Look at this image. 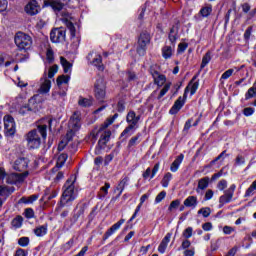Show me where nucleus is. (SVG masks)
<instances>
[{
  "label": "nucleus",
  "mask_w": 256,
  "mask_h": 256,
  "mask_svg": "<svg viewBox=\"0 0 256 256\" xmlns=\"http://www.w3.org/2000/svg\"><path fill=\"white\" fill-rule=\"evenodd\" d=\"M182 237H184V239H191V237H193V227L186 228L182 233Z\"/></svg>",
  "instance_id": "37998d69"
},
{
  "label": "nucleus",
  "mask_w": 256,
  "mask_h": 256,
  "mask_svg": "<svg viewBox=\"0 0 256 256\" xmlns=\"http://www.w3.org/2000/svg\"><path fill=\"white\" fill-rule=\"evenodd\" d=\"M181 205L180 200H174L170 203V206L168 208V211H173V209H177Z\"/></svg>",
  "instance_id": "864d4df0"
},
{
  "label": "nucleus",
  "mask_w": 256,
  "mask_h": 256,
  "mask_svg": "<svg viewBox=\"0 0 256 256\" xmlns=\"http://www.w3.org/2000/svg\"><path fill=\"white\" fill-rule=\"evenodd\" d=\"M29 172L24 173H12L7 176L6 183L10 185H17V183H23L27 179Z\"/></svg>",
  "instance_id": "ddd939ff"
},
{
  "label": "nucleus",
  "mask_w": 256,
  "mask_h": 256,
  "mask_svg": "<svg viewBox=\"0 0 256 256\" xmlns=\"http://www.w3.org/2000/svg\"><path fill=\"white\" fill-rule=\"evenodd\" d=\"M119 117L118 114H114L111 118H108L103 124H102V129H107L110 125H113L115 122V119Z\"/></svg>",
  "instance_id": "ea45409f"
},
{
  "label": "nucleus",
  "mask_w": 256,
  "mask_h": 256,
  "mask_svg": "<svg viewBox=\"0 0 256 256\" xmlns=\"http://www.w3.org/2000/svg\"><path fill=\"white\" fill-rule=\"evenodd\" d=\"M233 73H235V69H228L222 74L221 79L227 80L231 75H233Z\"/></svg>",
  "instance_id": "603ef678"
},
{
  "label": "nucleus",
  "mask_w": 256,
  "mask_h": 256,
  "mask_svg": "<svg viewBox=\"0 0 256 256\" xmlns=\"http://www.w3.org/2000/svg\"><path fill=\"white\" fill-rule=\"evenodd\" d=\"M198 214L207 218L209 217V215H211V208L209 207L202 208L198 211Z\"/></svg>",
  "instance_id": "de8ad7c7"
},
{
  "label": "nucleus",
  "mask_w": 256,
  "mask_h": 256,
  "mask_svg": "<svg viewBox=\"0 0 256 256\" xmlns=\"http://www.w3.org/2000/svg\"><path fill=\"white\" fill-rule=\"evenodd\" d=\"M184 256H195V249L194 248L186 249L184 251Z\"/></svg>",
  "instance_id": "774afa93"
},
{
  "label": "nucleus",
  "mask_w": 256,
  "mask_h": 256,
  "mask_svg": "<svg viewBox=\"0 0 256 256\" xmlns=\"http://www.w3.org/2000/svg\"><path fill=\"white\" fill-rule=\"evenodd\" d=\"M23 225V217L17 216L12 220V226L15 227V229H19Z\"/></svg>",
  "instance_id": "a19ab883"
},
{
  "label": "nucleus",
  "mask_w": 256,
  "mask_h": 256,
  "mask_svg": "<svg viewBox=\"0 0 256 256\" xmlns=\"http://www.w3.org/2000/svg\"><path fill=\"white\" fill-rule=\"evenodd\" d=\"M14 41L20 51H27L28 49H31V45H33V39L31 36L24 32L16 33Z\"/></svg>",
  "instance_id": "423d86ee"
},
{
  "label": "nucleus",
  "mask_w": 256,
  "mask_h": 256,
  "mask_svg": "<svg viewBox=\"0 0 256 256\" xmlns=\"http://www.w3.org/2000/svg\"><path fill=\"white\" fill-rule=\"evenodd\" d=\"M9 2L7 0H0V12L7 11Z\"/></svg>",
  "instance_id": "680f3d73"
},
{
  "label": "nucleus",
  "mask_w": 256,
  "mask_h": 256,
  "mask_svg": "<svg viewBox=\"0 0 256 256\" xmlns=\"http://www.w3.org/2000/svg\"><path fill=\"white\" fill-rule=\"evenodd\" d=\"M177 39H179V36L177 35V30L175 28H172L169 34V41L172 43V45H175Z\"/></svg>",
  "instance_id": "4c0bfd02"
},
{
  "label": "nucleus",
  "mask_w": 256,
  "mask_h": 256,
  "mask_svg": "<svg viewBox=\"0 0 256 256\" xmlns=\"http://www.w3.org/2000/svg\"><path fill=\"white\" fill-rule=\"evenodd\" d=\"M67 158H68L67 154L65 153L60 154L56 162V167L52 169V172L57 171V169H61V167L65 165Z\"/></svg>",
  "instance_id": "a878e982"
},
{
  "label": "nucleus",
  "mask_w": 256,
  "mask_h": 256,
  "mask_svg": "<svg viewBox=\"0 0 256 256\" xmlns=\"http://www.w3.org/2000/svg\"><path fill=\"white\" fill-rule=\"evenodd\" d=\"M100 136V139L98 141V146L100 149H105V145L109 143V139H111V132L107 128H103V124L99 127V129H95L91 133V137L94 139V141H97V137Z\"/></svg>",
  "instance_id": "39448f33"
},
{
  "label": "nucleus",
  "mask_w": 256,
  "mask_h": 256,
  "mask_svg": "<svg viewBox=\"0 0 256 256\" xmlns=\"http://www.w3.org/2000/svg\"><path fill=\"white\" fill-rule=\"evenodd\" d=\"M165 197H167V192L165 191L160 192L155 198V203L156 204L161 203V201H163Z\"/></svg>",
  "instance_id": "3c124183"
},
{
  "label": "nucleus",
  "mask_w": 256,
  "mask_h": 256,
  "mask_svg": "<svg viewBox=\"0 0 256 256\" xmlns=\"http://www.w3.org/2000/svg\"><path fill=\"white\" fill-rule=\"evenodd\" d=\"M49 191H51V190H46V192H45V195H48V199H55V197H57V195H59V191H57V190H52L51 195H49Z\"/></svg>",
  "instance_id": "e2e57ef3"
},
{
  "label": "nucleus",
  "mask_w": 256,
  "mask_h": 256,
  "mask_svg": "<svg viewBox=\"0 0 256 256\" xmlns=\"http://www.w3.org/2000/svg\"><path fill=\"white\" fill-rule=\"evenodd\" d=\"M213 11V8L211 6H205L202 9H200L199 14L202 17H209Z\"/></svg>",
  "instance_id": "58836bf2"
},
{
  "label": "nucleus",
  "mask_w": 256,
  "mask_h": 256,
  "mask_svg": "<svg viewBox=\"0 0 256 256\" xmlns=\"http://www.w3.org/2000/svg\"><path fill=\"white\" fill-rule=\"evenodd\" d=\"M62 21L64 25H66V27L69 29L70 35H71V41L75 49H77L79 47V43H81V38L76 36L77 30L75 29V25H74L75 18H73L69 14H64Z\"/></svg>",
  "instance_id": "20e7f679"
},
{
  "label": "nucleus",
  "mask_w": 256,
  "mask_h": 256,
  "mask_svg": "<svg viewBox=\"0 0 256 256\" xmlns=\"http://www.w3.org/2000/svg\"><path fill=\"white\" fill-rule=\"evenodd\" d=\"M39 96H34L32 97L29 102L28 105H24L22 107H20L18 113L19 115H29V113H35L36 111H39V108H37V98Z\"/></svg>",
  "instance_id": "9b49d317"
},
{
  "label": "nucleus",
  "mask_w": 256,
  "mask_h": 256,
  "mask_svg": "<svg viewBox=\"0 0 256 256\" xmlns=\"http://www.w3.org/2000/svg\"><path fill=\"white\" fill-rule=\"evenodd\" d=\"M78 105L80 107H91L93 105V98H83L80 97L78 100Z\"/></svg>",
  "instance_id": "7c9ffc66"
},
{
  "label": "nucleus",
  "mask_w": 256,
  "mask_h": 256,
  "mask_svg": "<svg viewBox=\"0 0 256 256\" xmlns=\"http://www.w3.org/2000/svg\"><path fill=\"white\" fill-rule=\"evenodd\" d=\"M207 187H209V177H204L198 181L197 191H199V189L204 191V189H207Z\"/></svg>",
  "instance_id": "72a5a7b5"
},
{
  "label": "nucleus",
  "mask_w": 256,
  "mask_h": 256,
  "mask_svg": "<svg viewBox=\"0 0 256 256\" xmlns=\"http://www.w3.org/2000/svg\"><path fill=\"white\" fill-rule=\"evenodd\" d=\"M253 33V27H248L244 33L245 41H249L251 39V34Z\"/></svg>",
  "instance_id": "13d9d810"
},
{
  "label": "nucleus",
  "mask_w": 256,
  "mask_h": 256,
  "mask_svg": "<svg viewBox=\"0 0 256 256\" xmlns=\"http://www.w3.org/2000/svg\"><path fill=\"white\" fill-rule=\"evenodd\" d=\"M17 131L15 119L11 115L4 116V133L6 137H13Z\"/></svg>",
  "instance_id": "9d476101"
},
{
  "label": "nucleus",
  "mask_w": 256,
  "mask_h": 256,
  "mask_svg": "<svg viewBox=\"0 0 256 256\" xmlns=\"http://www.w3.org/2000/svg\"><path fill=\"white\" fill-rule=\"evenodd\" d=\"M24 215L26 219H33V217H35V212L33 211V209L28 208L25 210Z\"/></svg>",
  "instance_id": "6e6d98bb"
},
{
  "label": "nucleus",
  "mask_w": 256,
  "mask_h": 256,
  "mask_svg": "<svg viewBox=\"0 0 256 256\" xmlns=\"http://www.w3.org/2000/svg\"><path fill=\"white\" fill-rule=\"evenodd\" d=\"M71 81V76L70 75H61L57 78L56 83L58 87H61V85H67Z\"/></svg>",
  "instance_id": "473e14b6"
},
{
  "label": "nucleus",
  "mask_w": 256,
  "mask_h": 256,
  "mask_svg": "<svg viewBox=\"0 0 256 256\" xmlns=\"http://www.w3.org/2000/svg\"><path fill=\"white\" fill-rule=\"evenodd\" d=\"M41 95H47L51 91V81L47 78V72H44L43 77L40 79V87L38 89Z\"/></svg>",
  "instance_id": "4468645a"
},
{
  "label": "nucleus",
  "mask_w": 256,
  "mask_h": 256,
  "mask_svg": "<svg viewBox=\"0 0 256 256\" xmlns=\"http://www.w3.org/2000/svg\"><path fill=\"white\" fill-rule=\"evenodd\" d=\"M255 191H256V189L251 184L249 186V188L246 190V192L244 194V197H253V195H255Z\"/></svg>",
  "instance_id": "8fccbe9b"
},
{
  "label": "nucleus",
  "mask_w": 256,
  "mask_h": 256,
  "mask_svg": "<svg viewBox=\"0 0 256 256\" xmlns=\"http://www.w3.org/2000/svg\"><path fill=\"white\" fill-rule=\"evenodd\" d=\"M29 166V159L27 158H18L14 162V169L15 171H25L27 167Z\"/></svg>",
  "instance_id": "6ab92c4d"
},
{
  "label": "nucleus",
  "mask_w": 256,
  "mask_h": 256,
  "mask_svg": "<svg viewBox=\"0 0 256 256\" xmlns=\"http://www.w3.org/2000/svg\"><path fill=\"white\" fill-rule=\"evenodd\" d=\"M210 61H211V53L207 52L202 58L201 69H204V67H207Z\"/></svg>",
  "instance_id": "79ce46f5"
},
{
  "label": "nucleus",
  "mask_w": 256,
  "mask_h": 256,
  "mask_svg": "<svg viewBox=\"0 0 256 256\" xmlns=\"http://www.w3.org/2000/svg\"><path fill=\"white\" fill-rule=\"evenodd\" d=\"M37 199H39L38 195H32L30 197H23L21 198V203H25L26 205H29L31 203H35V201H37Z\"/></svg>",
  "instance_id": "c9c22d12"
},
{
  "label": "nucleus",
  "mask_w": 256,
  "mask_h": 256,
  "mask_svg": "<svg viewBox=\"0 0 256 256\" xmlns=\"http://www.w3.org/2000/svg\"><path fill=\"white\" fill-rule=\"evenodd\" d=\"M187 47H189V44L186 43V42H181L179 45H178V49H177V53L179 55H181L182 53H185V51H187Z\"/></svg>",
  "instance_id": "49530a36"
},
{
  "label": "nucleus",
  "mask_w": 256,
  "mask_h": 256,
  "mask_svg": "<svg viewBox=\"0 0 256 256\" xmlns=\"http://www.w3.org/2000/svg\"><path fill=\"white\" fill-rule=\"evenodd\" d=\"M187 101V97H185V94L183 95V97H179L174 105L172 106V108L170 109L169 113L170 115H176V113H179V111H181V109H183V105H185Z\"/></svg>",
  "instance_id": "f3484780"
},
{
  "label": "nucleus",
  "mask_w": 256,
  "mask_h": 256,
  "mask_svg": "<svg viewBox=\"0 0 256 256\" xmlns=\"http://www.w3.org/2000/svg\"><path fill=\"white\" fill-rule=\"evenodd\" d=\"M149 43H151V35L147 32L141 33L138 38L137 53L139 55H145V51H147V45H149Z\"/></svg>",
  "instance_id": "1a4fd4ad"
},
{
  "label": "nucleus",
  "mask_w": 256,
  "mask_h": 256,
  "mask_svg": "<svg viewBox=\"0 0 256 256\" xmlns=\"http://www.w3.org/2000/svg\"><path fill=\"white\" fill-rule=\"evenodd\" d=\"M253 97H256V80L253 83L252 87H250L248 91L245 93L246 101H249V99H253Z\"/></svg>",
  "instance_id": "c85d7f7f"
},
{
  "label": "nucleus",
  "mask_w": 256,
  "mask_h": 256,
  "mask_svg": "<svg viewBox=\"0 0 256 256\" xmlns=\"http://www.w3.org/2000/svg\"><path fill=\"white\" fill-rule=\"evenodd\" d=\"M117 111L120 113H123L125 111V102L123 100H120L117 104Z\"/></svg>",
  "instance_id": "338daca9"
},
{
  "label": "nucleus",
  "mask_w": 256,
  "mask_h": 256,
  "mask_svg": "<svg viewBox=\"0 0 256 256\" xmlns=\"http://www.w3.org/2000/svg\"><path fill=\"white\" fill-rule=\"evenodd\" d=\"M203 231H212L213 230V224L211 222H206L202 225Z\"/></svg>",
  "instance_id": "0e129e2a"
},
{
  "label": "nucleus",
  "mask_w": 256,
  "mask_h": 256,
  "mask_svg": "<svg viewBox=\"0 0 256 256\" xmlns=\"http://www.w3.org/2000/svg\"><path fill=\"white\" fill-rule=\"evenodd\" d=\"M7 195H9V188L5 186H0V196L5 197Z\"/></svg>",
  "instance_id": "69168bd1"
},
{
  "label": "nucleus",
  "mask_w": 256,
  "mask_h": 256,
  "mask_svg": "<svg viewBox=\"0 0 256 256\" xmlns=\"http://www.w3.org/2000/svg\"><path fill=\"white\" fill-rule=\"evenodd\" d=\"M173 234L167 233L166 236L162 239L161 243L158 246V251L160 253H165L167 251V247L169 246V243L171 241V237Z\"/></svg>",
  "instance_id": "412c9836"
},
{
  "label": "nucleus",
  "mask_w": 256,
  "mask_h": 256,
  "mask_svg": "<svg viewBox=\"0 0 256 256\" xmlns=\"http://www.w3.org/2000/svg\"><path fill=\"white\" fill-rule=\"evenodd\" d=\"M81 129V112H74L69 121V130L66 134V140H62L58 144V151H63L65 147H67V142L71 141L75 135H77V131Z\"/></svg>",
  "instance_id": "7ed1b4c3"
},
{
  "label": "nucleus",
  "mask_w": 256,
  "mask_h": 256,
  "mask_svg": "<svg viewBox=\"0 0 256 256\" xmlns=\"http://www.w3.org/2000/svg\"><path fill=\"white\" fill-rule=\"evenodd\" d=\"M60 63L64 69V73H71V69L73 68V64L67 61L65 58H60Z\"/></svg>",
  "instance_id": "2f4dec72"
},
{
  "label": "nucleus",
  "mask_w": 256,
  "mask_h": 256,
  "mask_svg": "<svg viewBox=\"0 0 256 256\" xmlns=\"http://www.w3.org/2000/svg\"><path fill=\"white\" fill-rule=\"evenodd\" d=\"M141 137V134H137L136 136L132 137L128 142V147H135L137 143H139V138Z\"/></svg>",
  "instance_id": "c03bdc74"
},
{
  "label": "nucleus",
  "mask_w": 256,
  "mask_h": 256,
  "mask_svg": "<svg viewBox=\"0 0 256 256\" xmlns=\"http://www.w3.org/2000/svg\"><path fill=\"white\" fill-rule=\"evenodd\" d=\"M51 119H43L37 128L30 130L24 135L28 149H39L41 147V140L47 139V128L51 127Z\"/></svg>",
  "instance_id": "f257e3e1"
},
{
  "label": "nucleus",
  "mask_w": 256,
  "mask_h": 256,
  "mask_svg": "<svg viewBox=\"0 0 256 256\" xmlns=\"http://www.w3.org/2000/svg\"><path fill=\"white\" fill-rule=\"evenodd\" d=\"M223 233H224V235H231V233H235V228H233L231 226H224Z\"/></svg>",
  "instance_id": "052dcab7"
},
{
  "label": "nucleus",
  "mask_w": 256,
  "mask_h": 256,
  "mask_svg": "<svg viewBox=\"0 0 256 256\" xmlns=\"http://www.w3.org/2000/svg\"><path fill=\"white\" fill-rule=\"evenodd\" d=\"M18 244L20 245V247H27V245H29V238L27 237H22L19 239Z\"/></svg>",
  "instance_id": "bf43d9fd"
},
{
  "label": "nucleus",
  "mask_w": 256,
  "mask_h": 256,
  "mask_svg": "<svg viewBox=\"0 0 256 256\" xmlns=\"http://www.w3.org/2000/svg\"><path fill=\"white\" fill-rule=\"evenodd\" d=\"M169 89H171V83L165 84L163 89L160 91V94L158 95V99H161L162 97H165V95H167Z\"/></svg>",
  "instance_id": "a18cd8bd"
},
{
  "label": "nucleus",
  "mask_w": 256,
  "mask_h": 256,
  "mask_svg": "<svg viewBox=\"0 0 256 256\" xmlns=\"http://www.w3.org/2000/svg\"><path fill=\"white\" fill-rule=\"evenodd\" d=\"M152 73V77L154 79V82L156 85H158V87H163V85H165V82L167 81V78L165 77V75L160 74L157 71H153Z\"/></svg>",
  "instance_id": "4be33fe9"
},
{
  "label": "nucleus",
  "mask_w": 256,
  "mask_h": 256,
  "mask_svg": "<svg viewBox=\"0 0 256 256\" xmlns=\"http://www.w3.org/2000/svg\"><path fill=\"white\" fill-rule=\"evenodd\" d=\"M46 59L49 63H53V59H54V55H53V50H51V48L47 49L46 52Z\"/></svg>",
  "instance_id": "4d7b16f0"
},
{
  "label": "nucleus",
  "mask_w": 256,
  "mask_h": 256,
  "mask_svg": "<svg viewBox=\"0 0 256 256\" xmlns=\"http://www.w3.org/2000/svg\"><path fill=\"white\" fill-rule=\"evenodd\" d=\"M173 179V174H171L170 172H167L163 179H162V187L167 188L169 187V183L171 182V180Z\"/></svg>",
  "instance_id": "f704fd0d"
},
{
  "label": "nucleus",
  "mask_w": 256,
  "mask_h": 256,
  "mask_svg": "<svg viewBox=\"0 0 256 256\" xmlns=\"http://www.w3.org/2000/svg\"><path fill=\"white\" fill-rule=\"evenodd\" d=\"M94 95L98 101H103L107 95V84L105 79L98 78L94 84Z\"/></svg>",
  "instance_id": "6e6552de"
},
{
  "label": "nucleus",
  "mask_w": 256,
  "mask_h": 256,
  "mask_svg": "<svg viewBox=\"0 0 256 256\" xmlns=\"http://www.w3.org/2000/svg\"><path fill=\"white\" fill-rule=\"evenodd\" d=\"M217 189H219V191H225V189H227V180H220Z\"/></svg>",
  "instance_id": "5fc2aeb1"
},
{
  "label": "nucleus",
  "mask_w": 256,
  "mask_h": 256,
  "mask_svg": "<svg viewBox=\"0 0 256 256\" xmlns=\"http://www.w3.org/2000/svg\"><path fill=\"white\" fill-rule=\"evenodd\" d=\"M255 113V108L253 107H246L243 110V115L245 117H251V115H253Z\"/></svg>",
  "instance_id": "09e8293b"
},
{
  "label": "nucleus",
  "mask_w": 256,
  "mask_h": 256,
  "mask_svg": "<svg viewBox=\"0 0 256 256\" xmlns=\"http://www.w3.org/2000/svg\"><path fill=\"white\" fill-rule=\"evenodd\" d=\"M57 71H59V66L53 65L52 67H50L48 70V74L46 73L47 79H53V77L57 75Z\"/></svg>",
  "instance_id": "e433bc0d"
},
{
  "label": "nucleus",
  "mask_w": 256,
  "mask_h": 256,
  "mask_svg": "<svg viewBox=\"0 0 256 256\" xmlns=\"http://www.w3.org/2000/svg\"><path fill=\"white\" fill-rule=\"evenodd\" d=\"M94 57V58H93ZM88 61H92L90 62L91 65H94V67H97V69H99V71H103V64H102V58H101V54H97L95 52H92L90 54H88L87 56Z\"/></svg>",
  "instance_id": "dca6fc26"
},
{
  "label": "nucleus",
  "mask_w": 256,
  "mask_h": 256,
  "mask_svg": "<svg viewBox=\"0 0 256 256\" xmlns=\"http://www.w3.org/2000/svg\"><path fill=\"white\" fill-rule=\"evenodd\" d=\"M197 196H188L185 200H184V205L185 207H192L193 209H195V207H197Z\"/></svg>",
  "instance_id": "cd10ccee"
},
{
  "label": "nucleus",
  "mask_w": 256,
  "mask_h": 256,
  "mask_svg": "<svg viewBox=\"0 0 256 256\" xmlns=\"http://www.w3.org/2000/svg\"><path fill=\"white\" fill-rule=\"evenodd\" d=\"M66 37L67 31L63 27L54 28L50 32V40L52 41V43H64Z\"/></svg>",
  "instance_id": "f8f14e48"
},
{
  "label": "nucleus",
  "mask_w": 256,
  "mask_h": 256,
  "mask_svg": "<svg viewBox=\"0 0 256 256\" xmlns=\"http://www.w3.org/2000/svg\"><path fill=\"white\" fill-rule=\"evenodd\" d=\"M197 80V76H194L191 81L188 83L187 87L184 90V95L187 97V93H190V96L193 97L195 93H197V89H199V81Z\"/></svg>",
  "instance_id": "2eb2a0df"
},
{
  "label": "nucleus",
  "mask_w": 256,
  "mask_h": 256,
  "mask_svg": "<svg viewBox=\"0 0 256 256\" xmlns=\"http://www.w3.org/2000/svg\"><path fill=\"white\" fill-rule=\"evenodd\" d=\"M25 11L28 15H37L41 11V7L37 3V0H31L25 7Z\"/></svg>",
  "instance_id": "a211bd4d"
},
{
  "label": "nucleus",
  "mask_w": 256,
  "mask_h": 256,
  "mask_svg": "<svg viewBox=\"0 0 256 256\" xmlns=\"http://www.w3.org/2000/svg\"><path fill=\"white\" fill-rule=\"evenodd\" d=\"M141 119V116L135 113V111H130L127 114L126 121L129 123V126L124 129V131L121 133V137H125V135H128V133H131L136 127L137 123H139Z\"/></svg>",
  "instance_id": "0eeeda50"
},
{
  "label": "nucleus",
  "mask_w": 256,
  "mask_h": 256,
  "mask_svg": "<svg viewBox=\"0 0 256 256\" xmlns=\"http://www.w3.org/2000/svg\"><path fill=\"white\" fill-rule=\"evenodd\" d=\"M59 1H53L50 4V7L53 9V11H55L56 13L61 11L63 9V7H65L66 3H69V0H60Z\"/></svg>",
  "instance_id": "b1692460"
},
{
  "label": "nucleus",
  "mask_w": 256,
  "mask_h": 256,
  "mask_svg": "<svg viewBox=\"0 0 256 256\" xmlns=\"http://www.w3.org/2000/svg\"><path fill=\"white\" fill-rule=\"evenodd\" d=\"M184 158L185 156L183 154L177 156V158L173 161V163L170 166V171H172V173H177V171H179V167H181Z\"/></svg>",
  "instance_id": "5701e85b"
},
{
  "label": "nucleus",
  "mask_w": 256,
  "mask_h": 256,
  "mask_svg": "<svg viewBox=\"0 0 256 256\" xmlns=\"http://www.w3.org/2000/svg\"><path fill=\"white\" fill-rule=\"evenodd\" d=\"M233 200V196L231 194H229V192L224 193V195L220 196L219 198V208L221 209V207H223V205H227V203H231V201Z\"/></svg>",
  "instance_id": "bb28decb"
},
{
  "label": "nucleus",
  "mask_w": 256,
  "mask_h": 256,
  "mask_svg": "<svg viewBox=\"0 0 256 256\" xmlns=\"http://www.w3.org/2000/svg\"><path fill=\"white\" fill-rule=\"evenodd\" d=\"M175 51V45L173 46H164L162 48V57L164 59H171L173 57V52Z\"/></svg>",
  "instance_id": "393cba45"
},
{
  "label": "nucleus",
  "mask_w": 256,
  "mask_h": 256,
  "mask_svg": "<svg viewBox=\"0 0 256 256\" xmlns=\"http://www.w3.org/2000/svg\"><path fill=\"white\" fill-rule=\"evenodd\" d=\"M76 181L77 176L72 175L64 184V191L60 200L62 207L71 205V203L77 199V187L75 186Z\"/></svg>",
  "instance_id": "f03ea898"
},
{
  "label": "nucleus",
  "mask_w": 256,
  "mask_h": 256,
  "mask_svg": "<svg viewBox=\"0 0 256 256\" xmlns=\"http://www.w3.org/2000/svg\"><path fill=\"white\" fill-rule=\"evenodd\" d=\"M34 233L36 237H44V235H47V224L36 227Z\"/></svg>",
  "instance_id": "c756f323"
},
{
  "label": "nucleus",
  "mask_w": 256,
  "mask_h": 256,
  "mask_svg": "<svg viewBox=\"0 0 256 256\" xmlns=\"http://www.w3.org/2000/svg\"><path fill=\"white\" fill-rule=\"evenodd\" d=\"M123 223H125V219H120L117 223H115L114 225H112L104 234V239L107 240L108 238L111 237V235H113L115 232L119 231V229H121V225H123Z\"/></svg>",
  "instance_id": "aec40b11"
}]
</instances>
